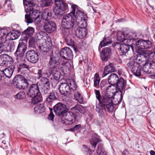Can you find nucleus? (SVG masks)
<instances>
[{
	"label": "nucleus",
	"mask_w": 155,
	"mask_h": 155,
	"mask_svg": "<svg viewBox=\"0 0 155 155\" xmlns=\"http://www.w3.org/2000/svg\"><path fill=\"white\" fill-rule=\"evenodd\" d=\"M31 99V103L35 104L41 102L42 100V97L41 93L39 94L35 95Z\"/></svg>",
	"instance_id": "nucleus-30"
},
{
	"label": "nucleus",
	"mask_w": 155,
	"mask_h": 155,
	"mask_svg": "<svg viewBox=\"0 0 155 155\" xmlns=\"http://www.w3.org/2000/svg\"><path fill=\"white\" fill-rule=\"evenodd\" d=\"M104 106H105V108L106 107L109 112L112 111L114 108V106L112 101L111 102L108 103V104Z\"/></svg>",
	"instance_id": "nucleus-46"
},
{
	"label": "nucleus",
	"mask_w": 155,
	"mask_h": 155,
	"mask_svg": "<svg viewBox=\"0 0 155 155\" xmlns=\"http://www.w3.org/2000/svg\"><path fill=\"white\" fill-rule=\"evenodd\" d=\"M52 45L51 39L48 38L47 39H45L42 43L39 46V48L41 51L47 52L50 50Z\"/></svg>",
	"instance_id": "nucleus-13"
},
{
	"label": "nucleus",
	"mask_w": 155,
	"mask_h": 155,
	"mask_svg": "<svg viewBox=\"0 0 155 155\" xmlns=\"http://www.w3.org/2000/svg\"><path fill=\"white\" fill-rule=\"evenodd\" d=\"M67 84L69 87L70 90H74L76 89L77 86L74 81L72 79H69L67 81Z\"/></svg>",
	"instance_id": "nucleus-37"
},
{
	"label": "nucleus",
	"mask_w": 155,
	"mask_h": 155,
	"mask_svg": "<svg viewBox=\"0 0 155 155\" xmlns=\"http://www.w3.org/2000/svg\"><path fill=\"white\" fill-rule=\"evenodd\" d=\"M28 12L25 15V21L27 23H30L33 22L34 20L36 21L37 24H41V20H40L41 16L40 15V11L38 10H34L33 7L30 6L28 8Z\"/></svg>",
	"instance_id": "nucleus-2"
},
{
	"label": "nucleus",
	"mask_w": 155,
	"mask_h": 155,
	"mask_svg": "<svg viewBox=\"0 0 155 155\" xmlns=\"http://www.w3.org/2000/svg\"><path fill=\"white\" fill-rule=\"evenodd\" d=\"M129 67L131 69V71L136 76H140L141 75L142 70L141 69L139 64L136 62H130Z\"/></svg>",
	"instance_id": "nucleus-14"
},
{
	"label": "nucleus",
	"mask_w": 155,
	"mask_h": 155,
	"mask_svg": "<svg viewBox=\"0 0 155 155\" xmlns=\"http://www.w3.org/2000/svg\"><path fill=\"white\" fill-rule=\"evenodd\" d=\"M69 87L67 83H62L60 85L59 91L60 93L65 96L70 93Z\"/></svg>",
	"instance_id": "nucleus-20"
},
{
	"label": "nucleus",
	"mask_w": 155,
	"mask_h": 155,
	"mask_svg": "<svg viewBox=\"0 0 155 155\" xmlns=\"http://www.w3.org/2000/svg\"><path fill=\"white\" fill-rule=\"evenodd\" d=\"M119 78L117 74L114 73L111 74L108 79V81L110 84H116Z\"/></svg>",
	"instance_id": "nucleus-24"
},
{
	"label": "nucleus",
	"mask_w": 155,
	"mask_h": 155,
	"mask_svg": "<svg viewBox=\"0 0 155 155\" xmlns=\"http://www.w3.org/2000/svg\"><path fill=\"white\" fill-rule=\"evenodd\" d=\"M130 45L132 50L133 51L134 47L136 46V48L139 51L142 52L143 50L150 48L152 46V43L149 40H145L140 39L137 41L135 38H133L132 39L129 41Z\"/></svg>",
	"instance_id": "nucleus-1"
},
{
	"label": "nucleus",
	"mask_w": 155,
	"mask_h": 155,
	"mask_svg": "<svg viewBox=\"0 0 155 155\" xmlns=\"http://www.w3.org/2000/svg\"><path fill=\"white\" fill-rule=\"evenodd\" d=\"M94 81V86L96 87H98L100 81V79L98 74L96 73L95 74Z\"/></svg>",
	"instance_id": "nucleus-42"
},
{
	"label": "nucleus",
	"mask_w": 155,
	"mask_h": 155,
	"mask_svg": "<svg viewBox=\"0 0 155 155\" xmlns=\"http://www.w3.org/2000/svg\"><path fill=\"white\" fill-rule=\"evenodd\" d=\"M23 79L24 77L20 75H17L14 78L13 83L16 87L19 89H22V84Z\"/></svg>",
	"instance_id": "nucleus-19"
},
{
	"label": "nucleus",
	"mask_w": 155,
	"mask_h": 155,
	"mask_svg": "<svg viewBox=\"0 0 155 155\" xmlns=\"http://www.w3.org/2000/svg\"><path fill=\"white\" fill-rule=\"evenodd\" d=\"M66 42L68 45L73 46L74 43L73 40L70 38H68L66 39Z\"/></svg>",
	"instance_id": "nucleus-52"
},
{
	"label": "nucleus",
	"mask_w": 155,
	"mask_h": 155,
	"mask_svg": "<svg viewBox=\"0 0 155 155\" xmlns=\"http://www.w3.org/2000/svg\"><path fill=\"white\" fill-rule=\"evenodd\" d=\"M76 35L80 38L84 37L87 33V31L86 28H77L75 31Z\"/></svg>",
	"instance_id": "nucleus-21"
},
{
	"label": "nucleus",
	"mask_w": 155,
	"mask_h": 155,
	"mask_svg": "<svg viewBox=\"0 0 155 155\" xmlns=\"http://www.w3.org/2000/svg\"><path fill=\"white\" fill-rule=\"evenodd\" d=\"M4 30L6 31L7 33H6L5 36H3L2 38H0V39H1V38H4V37H5L6 35H7V36H10V39L15 40L18 38L20 35V33L17 31L14 30L8 33L7 30Z\"/></svg>",
	"instance_id": "nucleus-23"
},
{
	"label": "nucleus",
	"mask_w": 155,
	"mask_h": 155,
	"mask_svg": "<svg viewBox=\"0 0 155 155\" xmlns=\"http://www.w3.org/2000/svg\"><path fill=\"white\" fill-rule=\"evenodd\" d=\"M7 33L6 31L5 30H0V38L5 36Z\"/></svg>",
	"instance_id": "nucleus-60"
},
{
	"label": "nucleus",
	"mask_w": 155,
	"mask_h": 155,
	"mask_svg": "<svg viewBox=\"0 0 155 155\" xmlns=\"http://www.w3.org/2000/svg\"><path fill=\"white\" fill-rule=\"evenodd\" d=\"M87 19H82L81 20L76 21L78 24L79 28H86L87 26V23L86 21Z\"/></svg>",
	"instance_id": "nucleus-40"
},
{
	"label": "nucleus",
	"mask_w": 155,
	"mask_h": 155,
	"mask_svg": "<svg viewBox=\"0 0 155 155\" xmlns=\"http://www.w3.org/2000/svg\"><path fill=\"white\" fill-rule=\"evenodd\" d=\"M78 6L75 5H73L71 6L72 9L71 13L72 14L76 19V21L81 20L82 19H87V15L84 12L78 10Z\"/></svg>",
	"instance_id": "nucleus-7"
},
{
	"label": "nucleus",
	"mask_w": 155,
	"mask_h": 155,
	"mask_svg": "<svg viewBox=\"0 0 155 155\" xmlns=\"http://www.w3.org/2000/svg\"><path fill=\"white\" fill-rule=\"evenodd\" d=\"M97 152V154L99 155H106L107 153L106 151L103 148L102 145L100 144L98 145Z\"/></svg>",
	"instance_id": "nucleus-39"
},
{
	"label": "nucleus",
	"mask_w": 155,
	"mask_h": 155,
	"mask_svg": "<svg viewBox=\"0 0 155 155\" xmlns=\"http://www.w3.org/2000/svg\"><path fill=\"white\" fill-rule=\"evenodd\" d=\"M115 71V68L114 65L110 64L105 67L103 77L105 76L110 73L114 72Z\"/></svg>",
	"instance_id": "nucleus-25"
},
{
	"label": "nucleus",
	"mask_w": 155,
	"mask_h": 155,
	"mask_svg": "<svg viewBox=\"0 0 155 155\" xmlns=\"http://www.w3.org/2000/svg\"><path fill=\"white\" fill-rule=\"evenodd\" d=\"M23 82H22V89H25L28 87V83L27 80L25 79V78L24 77V79L23 80Z\"/></svg>",
	"instance_id": "nucleus-48"
},
{
	"label": "nucleus",
	"mask_w": 155,
	"mask_h": 155,
	"mask_svg": "<svg viewBox=\"0 0 155 155\" xmlns=\"http://www.w3.org/2000/svg\"><path fill=\"white\" fill-rule=\"evenodd\" d=\"M54 4L55 6L54 12L56 15H62L67 9L62 0H55Z\"/></svg>",
	"instance_id": "nucleus-6"
},
{
	"label": "nucleus",
	"mask_w": 155,
	"mask_h": 155,
	"mask_svg": "<svg viewBox=\"0 0 155 155\" xmlns=\"http://www.w3.org/2000/svg\"><path fill=\"white\" fill-rule=\"evenodd\" d=\"M58 61V59L55 57H51L49 62V66L50 67L51 70L56 68V67L57 65Z\"/></svg>",
	"instance_id": "nucleus-34"
},
{
	"label": "nucleus",
	"mask_w": 155,
	"mask_h": 155,
	"mask_svg": "<svg viewBox=\"0 0 155 155\" xmlns=\"http://www.w3.org/2000/svg\"><path fill=\"white\" fill-rule=\"evenodd\" d=\"M81 127L80 124L76 125L74 128H71L69 130L72 131H76L79 130Z\"/></svg>",
	"instance_id": "nucleus-53"
},
{
	"label": "nucleus",
	"mask_w": 155,
	"mask_h": 155,
	"mask_svg": "<svg viewBox=\"0 0 155 155\" xmlns=\"http://www.w3.org/2000/svg\"><path fill=\"white\" fill-rule=\"evenodd\" d=\"M26 57L28 61L32 63H35L38 60L37 52L34 50H30L26 53Z\"/></svg>",
	"instance_id": "nucleus-9"
},
{
	"label": "nucleus",
	"mask_w": 155,
	"mask_h": 155,
	"mask_svg": "<svg viewBox=\"0 0 155 155\" xmlns=\"http://www.w3.org/2000/svg\"><path fill=\"white\" fill-rule=\"evenodd\" d=\"M29 44L31 46H33L35 45V42L33 39H31L29 41Z\"/></svg>",
	"instance_id": "nucleus-63"
},
{
	"label": "nucleus",
	"mask_w": 155,
	"mask_h": 155,
	"mask_svg": "<svg viewBox=\"0 0 155 155\" xmlns=\"http://www.w3.org/2000/svg\"><path fill=\"white\" fill-rule=\"evenodd\" d=\"M3 38L0 39V54H1L4 51H9L11 50L12 47L10 45V43L9 41L7 40L3 41ZM14 49V46L12 48Z\"/></svg>",
	"instance_id": "nucleus-16"
},
{
	"label": "nucleus",
	"mask_w": 155,
	"mask_h": 155,
	"mask_svg": "<svg viewBox=\"0 0 155 155\" xmlns=\"http://www.w3.org/2000/svg\"><path fill=\"white\" fill-rule=\"evenodd\" d=\"M143 71L147 74H151L152 72L148 66H144L143 68L142 71Z\"/></svg>",
	"instance_id": "nucleus-49"
},
{
	"label": "nucleus",
	"mask_w": 155,
	"mask_h": 155,
	"mask_svg": "<svg viewBox=\"0 0 155 155\" xmlns=\"http://www.w3.org/2000/svg\"><path fill=\"white\" fill-rule=\"evenodd\" d=\"M95 92L97 99L99 101H100L101 100V94L100 91L99 90H95Z\"/></svg>",
	"instance_id": "nucleus-56"
},
{
	"label": "nucleus",
	"mask_w": 155,
	"mask_h": 155,
	"mask_svg": "<svg viewBox=\"0 0 155 155\" xmlns=\"http://www.w3.org/2000/svg\"><path fill=\"white\" fill-rule=\"evenodd\" d=\"M27 49V44L26 40L21 39L18 46L16 51L15 52L17 55V58L18 57H23L24 55L25 52Z\"/></svg>",
	"instance_id": "nucleus-8"
},
{
	"label": "nucleus",
	"mask_w": 155,
	"mask_h": 155,
	"mask_svg": "<svg viewBox=\"0 0 155 155\" xmlns=\"http://www.w3.org/2000/svg\"><path fill=\"white\" fill-rule=\"evenodd\" d=\"M45 110V108L43 104H40L36 105L34 107V111L37 113H41L43 112Z\"/></svg>",
	"instance_id": "nucleus-35"
},
{
	"label": "nucleus",
	"mask_w": 155,
	"mask_h": 155,
	"mask_svg": "<svg viewBox=\"0 0 155 155\" xmlns=\"http://www.w3.org/2000/svg\"><path fill=\"white\" fill-rule=\"evenodd\" d=\"M96 111L98 113L99 117L102 119L101 121L98 120V121L100 124L103 123L107 115L106 112L105 106L102 105L97 107Z\"/></svg>",
	"instance_id": "nucleus-15"
},
{
	"label": "nucleus",
	"mask_w": 155,
	"mask_h": 155,
	"mask_svg": "<svg viewBox=\"0 0 155 155\" xmlns=\"http://www.w3.org/2000/svg\"><path fill=\"white\" fill-rule=\"evenodd\" d=\"M54 115L53 114L51 113L48 116V119L51 120L52 121H54Z\"/></svg>",
	"instance_id": "nucleus-61"
},
{
	"label": "nucleus",
	"mask_w": 155,
	"mask_h": 155,
	"mask_svg": "<svg viewBox=\"0 0 155 155\" xmlns=\"http://www.w3.org/2000/svg\"><path fill=\"white\" fill-rule=\"evenodd\" d=\"M34 32V29L33 28L31 27H28L26 30H25L22 34L23 35L26 39L31 36Z\"/></svg>",
	"instance_id": "nucleus-26"
},
{
	"label": "nucleus",
	"mask_w": 155,
	"mask_h": 155,
	"mask_svg": "<svg viewBox=\"0 0 155 155\" xmlns=\"http://www.w3.org/2000/svg\"><path fill=\"white\" fill-rule=\"evenodd\" d=\"M54 110L57 115H61L62 116H63V115L65 114L67 111L66 106L60 103L57 104L54 106Z\"/></svg>",
	"instance_id": "nucleus-10"
},
{
	"label": "nucleus",
	"mask_w": 155,
	"mask_h": 155,
	"mask_svg": "<svg viewBox=\"0 0 155 155\" xmlns=\"http://www.w3.org/2000/svg\"><path fill=\"white\" fill-rule=\"evenodd\" d=\"M39 34L42 36V38H44V39H47L48 38H50L49 36L46 34V33L43 31H40L39 33Z\"/></svg>",
	"instance_id": "nucleus-54"
},
{
	"label": "nucleus",
	"mask_w": 155,
	"mask_h": 155,
	"mask_svg": "<svg viewBox=\"0 0 155 155\" xmlns=\"http://www.w3.org/2000/svg\"><path fill=\"white\" fill-rule=\"evenodd\" d=\"M40 93L38 85L37 84H33L28 91V95L30 97H33L35 95L38 94H40Z\"/></svg>",
	"instance_id": "nucleus-17"
},
{
	"label": "nucleus",
	"mask_w": 155,
	"mask_h": 155,
	"mask_svg": "<svg viewBox=\"0 0 155 155\" xmlns=\"http://www.w3.org/2000/svg\"><path fill=\"white\" fill-rule=\"evenodd\" d=\"M51 18V13L50 11L48 9L45 10L43 13L42 16L41 17L40 20L44 22L49 21Z\"/></svg>",
	"instance_id": "nucleus-22"
},
{
	"label": "nucleus",
	"mask_w": 155,
	"mask_h": 155,
	"mask_svg": "<svg viewBox=\"0 0 155 155\" xmlns=\"http://www.w3.org/2000/svg\"><path fill=\"white\" fill-rule=\"evenodd\" d=\"M71 14L70 13L63 16L61 21V26L63 28L69 29L73 27L74 19Z\"/></svg>",
	"instance_id": "nucleus-3"
},
{
	"label": "nucleus",
	"mask_w": 155,
	"mask_h": 155,
	"mask_svg": "<svg viewBox=\"0 0 155 155\" xmlns=\"http://www.w3.org/2000/svg\"><path fill=\"white\" fill-rule=\"evenodd\" d=\"M51 73L52 74L53 79L52 80H54V79L56 81H58L60 78L61 73L58 71L56 68H54L53 69L51 70Z\"/></svg>",
	"instance_id": "nucleus-32"
},
{
	"label": "nucleus",
	"mask_w": 155,
	"mask_h": 155,
	"mask_svg": "<svg viewBox=\"0 0 155 155\" xmlns=\"http://www.w3.org/2000/svg\"><path fill=\"white\" fill-rule=\"evenodd\" d=\"M41 81H42L43 84H45L47 86H49L50 83L48 79L46 77L42 78L41 79Z\"/></svg>",
	"instance_id": "nucleus-50"
},
{
	"label": "nucleus",
	"mask_w": 155,
	"mask_h": 155,
	"mask_svg": "<svg viewBox=\"0 0 155 155\" xmlns=\"http://www.w3.org/2000/svg\"><path fill=\"white\" fill-rule=\"evenodd\" d=\"M56 97L55 96L54 92H51L50 93L49 96L46 98V101L48 103L51 102L53 100H55Z\"/></svg>",
	"instance_id": "nucleus-43"
},
{
	"label": "nucleus",
	"mask_w": 155,
	"mask_h": 155,
	"mask_svg": "<svg viewBox=\"0 0 155 155\" xmlns=\"http://www.w3.org/2000/svg\"><path fill=\"white\" fill-rule=\"evenodd\" d=\"M52 0H44L43 4L44 6H47L50 5Z\"/></svg>",
	"instance_id": "nucleus-55"
},
{
	"label": "nucleus",
	"mask_w": 155,
	"mask_h": 155,
	"mask_svg": "<svg viewBox=\"0 0 155 155\" xmlns=\"http://www.w3.org/2000/svg\"><path fill=\"white\" fill-rule=\"evenodd\" d=\"M111 53V51L109 48H105L103 49L101 54V57L102 61H107Z\"/></svg>",
	"instance_id": "nucleus-18"
},
{
	"label": "nucleus",
	"mask_w": 155,
	"mask_h": 155,
	"mask_svg": "<svg viewBox=\"0 0 155 155\" xmlns=\"http://www.w3.org/2000/svg\"><path fill=\"white\" fill-rule=\"evenodd\" d=\"M42 69H39L38 71V79H40L42 77Z\"/></svg>",
	"instance_id": "nucleus-62"
},
{
	"label": "nucleus",
	"mask_w": 155,
	"mask_h": 155,
	"mask_svg": "<svg viewBox=\"0 0 155 155\" xmlns=\"http://www.w3.org/2000/svg\"><path fill=\"white\" fill-rule=\"evenodd\" d=\"M112 101L111 96L106 95L103 97L102 100V105H105L108 103Z\"/></svg>",
	"instance_id": "nucleus-38"
},
{
	"label": "nucleus",
	"mask_w": 155,
	"mask_h": 155,
	"mask_svg": "<svg viewBox=\"0 0 155 155\" xmlns=\"http://www.w3.org/2000/svg\"><path fill=\"white\" fill-rule=\"evenodd\" d=\"M76 114L74 111H69L66 114L65 117L62 116L61 118V122L65 125L72 124L75 122L76 118Z\"/></svg>",
	"instance_id": "nucleus-5"
},
{
	"label": "nucleus",
	"mask_w": 155,
	"mask_h": 155,
	"mask_svg": "<svg viewBox=\"0 0 155 155\" xmlns=\"http://www.w3.org/2000/svg\"><path fill=\"white\" fill-rule=\"evenodd\" d=\"M60 54L63 58L68 60H71L73 58L72 51L68 47L62 49L60 52Z\"/></svg>",
	"instance_id": "nucleus-11"
},
{
	"label": "nucleus",
	"mask_w": 155,
	"mask_h": 155,
	"mask_svg": "<svg viewBox=\"0 0 155 155\" xmlns=\"http://www.w3.org/2000/svg\"><path fill=\"white\" fill-rule=\"evenodd\" d=\"M137 36V34L135 32L133 33L132 32H122L119 31L117 33V37L118 41L123 42L126 41V42L130 44L129 41L132 39L133 38H135Z\"/></svg>",
	"instance_id": "nucleus-4"
},
{
	"label": "nucleus",
	"mask_w": 155,
	"mask_h": 155,
	"mask_svg": "<svg viewBox=\"0 0 155 155\" xmlns=\"http://www.w3.org/2000/svg\"><path fill=\"white\" fill-rule=\"evenodd\" d=\"M4 63H5V65L8 64V63L10 64V62H12V58L8 55L5 54H4Z\"/></svg>",
	"instance_id": "nucleus-45"
},
{
	"label": "nucleus",
	"mask_w": 155,
	"mask_h": 155,
	"mask_svg": "<svg viewBox=\"0 0 155 155\" xmlns=\"http://www.w3.org/2000/svg\"><path fill=\"white\" fill-rule=\"evenodd\" d=\"M130 47H131V46L128 43L127 44H122L120 45L119 48L123 55H125L128 51L130 49Z\"/></svg>",
	"instance_id": "nucleus-29"
},
{
	"label": "nucleus",
	"mask_w": 155,
	"mask_h": 155,
	"mask_svg": "<svg viewBox=\"0 0 155 155\" xmlns=\"http://www.w3.org/2000/svg\"><path fill=\"white\" fill-rule=\"evenodd\" d=\"M112 43V41L110 38L107 37L105 38L100 42L99 47L101 48L105 46L111 44Z\"/></svg>",
	"instance_id": "nucleus-33"
},
{
	"label": "nucleus",
	"mask_w": 155,
	"mask_h": 155,
	"mask_svg": "<svg viewBox=\"0 0 155 155\" xmlns=\"http://www.w3.org/2000/svg\"><path fill=\"white\" fill-rule=\"evenodd\" d=\"M86 151L88 152L90 155H91L93 152H94V150H92L90 148H88Z\"/></svg>",
	"instance_id": "nucleus-64"
},
{
	"label": "nucleus",
	"mask_w": 155,
	"mask_h": 155,
	"mask_svg": "<svg viewBox=\"0 0 155 155\" xmlns=\"http://www.w3.org/2000/svg\"><path fill=\"white\" fill-rule=\"evenodd\" d=\"M74 97L75 99L80 103L81 104L83 102V98L79 92H76L74 94Z\"/></svg>",
	"instance_id": "nucleus-41"
},
{
	"label": "nucleus",
	"mask_w": 155,
	"mask_h": 155,
	"mask_svg": "<svg viewBox=\"0 0 155 155\" xmlns=\"http://www.w3.org/2000/svg\"><path fill=\"white\" fill-rule=\"evenodd\" d=\"M149 58L153 62L155 63V54L154 53L150 54L149 55Z\"/></svg>",
	"instance_id": "nucleus-57"
},
{
	"label": "nucleus",
	"mask_w": 155,
	"mask_h": 155,
	"mask_svg": "<svg viewBox=\"0 0 155 155\" xmlns=\"http://www.w3.org/2000/svg\"><path fill=\"white\" fill-rule=\"evenodd\" d=\"M90 143L92 147L95 149L97 143L101 142V140L99 139L97 136H94L90 140Z\"/></svg>",
	"instance_id": "nucleus-31"
},
{
	"label": "nucleus",
	"mask_w": 155,
	"mask_h": 155,
	"mask_svg": "<svg viewBox=\"0 0 155 155\" xmlns=\"http://www.w3.org/2000/svg\"><path fill=\"white\" fill-rule=\"evenodd\" d=\"M4 54L0 55V64L2 65H5Z\"/></svg>",
	"instance_id": "nucleus-58"
},
{
	"label": "nucleus",
	"mask_w": 155,
	"mask_h": 155,
	"mask_svg": "<svg viewBox=\"0 0 155 155\" xmlns=\"http://www.w3.org/2000/svg\"><path fill=\"white\" fill-rule=\"evenodd\" d=\"M25 96V93L23 91H20L15 96V97L18 99H22L24 98Z\"/></svg>",
	"instance_id": "nucleus-47"
},
{
	"label": "nucleus",
	"mask_w": 155,
	"mask_h": 155,
	"mask_svg": "<svg viewBox=\"0 0 155 155\" xmlns=\"http://www.w3.org/2000/svg\"><path fill=\"white\" fill-rule=\"evenodd\" d=\"M61 68L63 70H65L66 71L69 70L71 67V65L70 63L68 61L64 62L62 63Z\"/></svg>",
	"instance_id": "nucleus-44"
},
{
	"label": "nucleus",
	"mask_w": 155,
	"mask_h": 155,
	"mask_svg": "<svg viewBox=\"0 0 155 155\" xmlns=\"http://www.w3.org/2000/svg\"><path fill=\"white\" fill-rule=\"evenodd\" d=\"M29 68V66L25 63H22L19 64L18 67V72L21 71V70L23 68H26L28 69Z\"/></svg>",
	"instance_id": "nucleus-51"
},
{
	"label": "nucleus",
	"mask_w": 155,
	"mask_h": 155,
	"mask_svg": "<svg viewBox=\"0 0 155 155\" xmlns=\"http://www.w3.org/2000/svg\"><path fill=\"white\" fill-rule=\"evenodd\" d=\"M44 29L48 33L53 32L56 28L55 23L52 21H47L44 22Z\"/></svg>",
	"instance_id": "nucleus-12"
},
{
	"label": "nucleus",
	"mask_w": 155,
	"mask_h": 155,
	"mask_svg": "<svg viewBox=\"0 0 155 155\" xmlns=\"http://www.w3.org/2000/svg\"><path fill=\"white\" fill-rule=\"evenodd\" d=\"M70 110L74 111L76 113L79 111L81 113L84 114L85 112L84 108L81 105L77 104L74 107L70 109Z\"/></svg>",
	"instance_id": "nucleus-27"
},
{
	"label": "nucleus",
	"mask_w": 155,
	"mask_h": 155,
	"mask_svg": "<svg viewBox=\"0 0 155 155\" xmlns=\"http://www.w3.org/2000/svg\"><path fill=\"white\" fill-rule=\"evenodd\" d=\"M143 61V58H140V57H137L136 60V61H132L130 62H137L138 64H139L141 63L142 61Z\"/></svg>",
	"instance_id": "nucleus-59"
},
{
	"label": "nucleus",
	"mask_w": 155,
	"mask_h": 155,
	"mask_svg": "<svg viewBox=\"0 0 155 155\" xmlns=\"http://www.w3.org/2000/svg\"><path fill=\"white\" fill-rule=\"evenodd\" d=\"M117 88L120 90H123L125 88V83L124 80L123 78H120V79L117 81L116 83Z\"/></svg>",
	"instance_id": "nucleus-36"
},
{
	"label": "nucleus",
	"mask_w": 155,
	"mask_h": 155,
	"mask_svg": "<svg viewBox=\"0 0 155 155\" xmlns=\"http://www.w3.org/2000/svg\"><path fill=\"white\" fill-rule=\"evenodd\" d=\"M14 71V69L12 68H8L5 69L3 71H0L2 73H1V75L4 74L6 77L10 78L12 76Z\"/></svg>",
	"instance_id": "nucleus-28"
}]
</instances>
